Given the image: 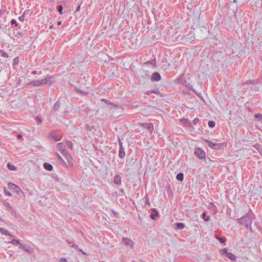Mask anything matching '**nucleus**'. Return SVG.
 Masks as SVG:
<instances>
[{"label":"nucleus","mask_w":262,"mask_h":262,"mask_svg":"<svg viewBox=\"0 0 262 262\" xmlns=\"http://www.w3.org/2000/svg\"><path fill=\"white\" fill-rule=\"evenodd\" d=\"M57 147L59 148V149L61 151L65 149V147L64 144L62 143H59L57 144Z\"/></svg>","instance_id":"obj_30"},{"label":"nucleus","mask_w":262,"mask_h":262,"mask_svg":"<svg viewBox=\"0 0 262 262\" xmlns=\"http://www.w3.org/2000/svg\"><path fill=\"white\" fill-rule=\"evenodd\" d=\"M78 251H79L81 252L82 253V254L86 255H88V254H87V253H86L85 252H84V251H83V250H82L81 249H80V248H78Z\"/></svg>","instance_id":"obj_47"},{"label":"nucleus","mask_w":262,"mask_h":262,"mask_svg":"<svg viewBox=\"0 0 262 262\" xmlns=\"http://www.w3.org/2000/svg\"><path fill=\"white\" fill-rule=\"evenodd\" d=\"M10 243L15 245H18L19 247V248H20V244H23L22 243H20L19 241L16 239H13L10 241Z\"/></svg>","instance_id":"obj_20"},{"label":"nucleus","mask_w":262,"mask_h":262,"mask_svg":"<svg viewBox=\"0 0 262 262\" xmlns=\"http://www.w3.org/2000/svg\"><path fill=\"white\" fill-rule=\"evenodd\" d=\"M221 253L223 255L226 254V256L232 260H235L236 258L235 255L232 253L228 252V250L227 248L223 249L221 250Z\"/></svg>","instance_id":"obj_4"},{"label":"nucleus","mask_w":262,"mask_h":262,"mask_svg":"<svg viewBox=\"0 0 262 262\" xmlns=\"http://www.w3.org/2000/svg\"><path fill=\"white\" fill-rule=\"evenodd\" d=\"M145 204L150 205L149 200L147 195L145 196Z\"/></svg>","instance_id":"obj_44"},{"label":"nucleus","mask_w":262,"mask_h":262,"mask_svg":"<svg viewBox=\"0 0 262 262\" xmlns=\"http://www.w3.org/2000/svg\"><path fill=\"white\" fill-rule=\"evenodd\" d=\"M63 7L61 5H59L58 6V11H59L60 14H62Z\"/></svg>","instance_id":"obj_38"},{"label":"nucleus","mask_w":262,"mask_h":262,"mask_svg":"<svg viewBox=\"0 0 262 262\" xmlns=\"http://www.w3.org/2000/svg\"><path fill=\"white\" fill-rule=\"evenodd\" d=\"M17 137L18 139H20L23 138V136L21 134H18L17 135Z\"/></svg>","instance_id":"obj_52"},{"label":"nucleus","mask_w":262,"mask_h":262,"mask_svg":"<svg viewBox=\"0 0 262 262\" xmlns=\"http://www.w3.org/2000/svg\"><path fill=\"white\" fill-rule=\"evenodd\" d=\"M122 242L126 246H129L131 248H133L134 242L131 239L127 237H123L122 238Z\"/></svg>","instance_id":"obj_8"},{"label":"nucleus","mask_w":262,"mask_h":262,"mask_svg":"<svg viewBox=\"0 0 262 262\" xmlns=\"http://www.w3.org/2000/svg\"><path fill=\"white\" fill-rule=\"evenodd\" d=\"M255 80H247L246 81H245L244 83V85L246 84H255Z\"/></svg>","instance_id":"obj_32"},{"label":"nucleus","mask_w":262,"mask_h":262,"mask_svg":"<svg viewBox=\"0 0 262 262\" xmlns=\"http://www.w3.org/2000/svg\"><path fill=\"white\" fill-rule=\"evenodd\" d=\"M112 212L113 213H114V214H116V212L114 210H112Z\"/></svg>","instance_id":"obj_59"},{"label":"nucleus","mask_w":262,"mask_h":262,"mask_svg":"<svg viewBox=\"0 0 262 262\" xmlns=\"http://www.w3.org/2000/svg\"><path fill=\"white\" fill-rule=\"evenodd\" d=\"M151 93H155L157 94H159L160 93V92L158 89L152 90V91H148L146 92V94L147 95H149Z\"/></svg>","instance_id":"obj_22"},{"label":"nucleus","mask_w":262,"mask_h":262,"mask_svg":"<svg viewBox=\"0 0 262 262\" xmlns=\"http://www.w3.org/2000/svg\"><path fill=\"white\" fill-rule=\"evenodd\" d=\"M53 138L55 139V140L56 141H58L61 139V137L60 136H58V137H53Z\"/></svg>","instance_id":"obj_48"},{"label":"nucleus","mask_w":262,"mask_h":262,"mask_svg":"<svg viewBox=\"0 0 262 262\" xmlns=\"http://www.w3.org/2000/svg\"><path fill=\"white\" fill-rule=\"evenodd\" d=\"M151 79L152 81H159L161 79V75L158 72L152 74Z\"/></svg>","instance_id":"obj_10"},{"label":"nucleus","mask_w":262,"mask_h":262,"mask_svg":"<svg viewBox=\"0 0 262 262\" xmlns=\"http://www.w3.org/2000/svg\"><path fill=\"white\" fill-rule=\"evenodd\" d=\"M58 159L59 160L60 162L62 163L63 165L66 166L67 167H68L67 164L64 162V161L63 160V159L59 155H57Z\"/></svg>","instance_id":"obj_29"},{"label":"nucleus","mask_w":262,"mask_h":262,"mask_svg":"<svg viewBox=\"0 0 262 262\" xmlns=\"http://www.w3.org/2000/svg\"><path fill=\"white\" fill-rule=\"evenodd\" d=\"M176 179L179 181H183L184 179V174L182 172H179L176 176Z\"/></svg>","instance_id":"obj_21"},{"label":"nucleus","mask_w":262,"mask_h":262,"mask_svg":"<svg viewBox=\"0 0 262 262\" xmlns=\"http://www.w3.org/2000/svg\"><path fill=\"white\" fill-rule=\"evenodd\" d=\"M176 229L178 230L183 229L185 227V224L183 223H177L176 224Z\"/></svg>","instance_id":"obj_19"},{"label":"nucleus","mask_w":262,"mask_h":262,"mask_svg":"<svg viewBox=\"0 0 262 262\" xmlns=\"http://www.w3.org/2000/svg\"><path fill=\"white\" fill-rule=\"evenodd\" d=\"M36 120L38 122H41V119L40 118L36 117Z\"/></svg>","instance_id":"obj_54"},{"label":"nucleus","mask_w":262,"mask_h":262,"mask_svg":"<svg viewBox=\"0 0 262 262\" xmlns=\"http://www.w3.org/2000/svg\"><path fill=\"white\" fill-rule=\"evenodd\" d=\"M217 239L221 243H224L225 242V239L223 238V237H217Z\"/></svg>","instance_id":"obj_43"},{"label":"nucleus","mask_w":262,"mask_h":262,"mask_svg":"<svg viewBox=\"0 0 262 262\" xmlns=\"http://www.w3.org/2000/svg\"><path fill=\"white\" fill-rule=\"evenodd\" d=\"M10 24L11 25H15V26H18V24L17 23L15 19H12L11 21H10Z\"/></svg>","instance_id":"obj_42"},{"label":"nucleus","mask_w":262,"mask_h":262,"mask_svg":"<svg viewBox=\"0 0 262 262\" xmlns=\"http://www.w3.org/2000/svg\"><path fill=\"white\" fill-rule=\"evenodd\" d=\"M45 79L47 84H49V85H51L53 83L54 78L52 76L48 77Z\"/></svg>","instance_id":"obj_18"},{"label":"nucleus","mask_w":262,"mask_h":262,"mask_svg":"<svg viewBox=\"0 0 262 262\" xmlns=\"http://www.w3.org/2000/svg\"><path fill=\"white\" fill-rule=\"evenodd\" d=\"M66 159L67 160L69 164H72V159L70 155H68L67 158H66Z\"/></svg>","instance_id":"obj_37"},{"label":"nucleus","mask_w":262,"mask_h":262,"mask_svg":"<svg viewBox=\"0 0 262 262\" xmlns=\"http://www.w3.org/2000/svg\"><path fill=\"white\" fill-rule=\"evenodd\" d=\"M80 6H78L77 8L76 11H78L80 10Z\"/></svg>","instance_id":"obj_57"},{"label":"nucleus","mask_w":262,"mask_h":262,"mask_svg":"<svg viewBox=\"0 0 262 262\" xmlns=\"http://www.w3.org/2000/svg\"><path fill=\"white\" fill-rule=\"evenodd\" d=\"M16 61H17V62H18V61L17 58H16L14 59V63H15L16 62Z\"/></svg>","instance_id":"obj_56"},{"label":"nucleus","mask_w":262,"mask_h":262,"mask_svg":"<svg viewBox=\"0 0 262 262\" xmlns=\"http://www.w3.org/2000/svg\"><path fill=\"white\" fill-rule=\"evenodd\" d=\"M208 125L210 127H214L215 126V123L213 121H209L208 122Z\"/></svg>","instance_id":"obj_31"},{"label":"nucleus","mask_w":262,"mask_h":262,"mask_svg":"<svg viewBox=\"0 0 262 262\" xmlns=\"http://www.w3.org/2000/svg\"><path fill=\"white\" fill-rule=\"evenodd\" d=\"M119 156L120 158H123L125 156V149L123 147L122 142L121 140L119 139Z\"/></svg>","instance_id":"obj_6"},{"label":"nucleus","mask_w":262,"mask_h":262,"mask_svg":"<svg viewBox=\"0 0 262 262\" xmlns=\"http://www.w3.org/2000/svg\"><path fill=\"white\" fill-rule=\"evenodd\" d=\"M205 142L207 144L208 146L214 149H220L221 147L222 144H219L214 143L211 141L208 140H205Z\"/></svg>","instance_id":"obj_5"},{"label":"nucleus","mask_w":262,"mask_h":262,"mask_svg":"<svg viewBox=\"0 0 262 262\" xmlns=\"http://www.w3.org/2000/svg\"><path fill=\"white\" fill-rule=\"evenodd\" d=\"M43 167L45 169L48 171H51L53 168V166L48 163H45L43 164Z\"/></svg>","instance_id":"obj_14"},{"label":"nucleus","mask_w":262,"mask_h":262,"mask_svg":"<svg viewBox=\"0 0 262 262\" xmlns=\"http://www.w3.org/2000/svg\"><path fill=\"white\" fill-rule=\"evenodd\" d=\"M66 144L69 147V148H71V149L72 148V147H73V144H72L71 141L67 140L66 141Z\"/></svg>","instance_id":"obj_35"},{"label":"nucleus","mask_w":262,"mask_h":262,"mask_svg":"<svg viewBox=\"0 0 262 262\" xmlns=\"http://www.w3.org/2000/svg\"><path fill=\"white\" fill-rule=\"evenodd\" d=\"M198 122H199V119H198V118H195L192 121L193 124L194 125H196L198 123Z\"/></svg>","instance_id":"obj_46"},{"label":"nucleus","mask_w":262,"mask_h":262,"mask_svg":"<svg viewBox=\"0 0 262 262\" xmlns=\"http://www.w3.org/2000/svg\"><path fill=\"white\" fill-rule=\"evenodd\" d=\"M237 2V0H233V3H236Z\"/></svg>","instance_id":"obj_60"},{"label":"nucleus","mask_w":262,"mask_h":262,"mask_svg":"<svg viewBox=\"0 0 262 262\" xmlns=\"http://www.w3.org/2000/svg\"><path fill=\"white\" fill-rule=\"evenodd\" d=\"M254 147L257 150L259 154L262 156V148L259 144H255Z\"/></svg>","instance_id":"obj_23"},{"label":"nucleus","mask_w":262,"mask_h":262,"mask_svg":"<svg viewBox=\"0 0 262 262\" xmlns=\"http://www.w3.org/2000/svg\"><path fill=\"white\" fill-rule=\"evenodd\" d=\"M4 205L5 206V207L9 210V211H11V210H13V209L11 206V205L8 203V202H6V203H4Z\"/></svg>","instance_id":"obj_28"},{"label":"nucleus","mask_w":262,"mask_h":262,"mask_svg":"<svg viewBox=\"0 0 262 262\" xmlns=\"http://www.w3.org/2000/svg\"><path fill=\"white\" fill-rule=\"evenodd\" d=\"M152 212L150 215V217L152 220H155L158 216V212L155 208L152 209Z\"/></svg>","instance_id":"obj_12"},{"label":"nucleus","mask_w":262,"mask_h":262,"mask_svg":"<svg viewBox=\"0 0 262 262\" xmlns=\"http://www.w3.org/2000/svg\"><path fill=\"white\" fill-rule=\"evenodd\" d=\"M142 126L147 128L150 133H152L154 129V125L152 123H141Z\"/></svg>","instance_id":"obj_9"},{"label":"nucleus","mask_w":262,"mask_h":262,"mask_svg":"<svg viewBox=\"0 0 262 262\" xmlns=\"http://www.w3.org/2000/svg\"><path fill=\"white\" fill-rule=\"evenodd\" d=\"M0 52H1L2 56H3L4 57H8V54H7L6 52H5L3 50H0Z\"/></svg>","instance_id":"obj_39"},{"label":"nucleus","mask_w":262,"mask_h":262,"mask_svg":"<svg viewBox=\"0 0 262 262\" xmlns=\"http://www.w3.org/2000/svg\"><path fill=\"white\" fill-rule=\"evenodd\" d=\"M4 193L6 195H7V196H12V194L9 191H8L6 188H4Z\"/></svg>","instance_id":"obj_34"},{"label":"nucleus","mask_w":262,"mask_h":262,"mask_svg":"<svg viewBox=\"0 0 262 262\" xmlns=\"http://www.w3.org/2000/svg\"><path fill=\"white\" fill-rule=\"evenodd\" d=\"M142 72L145 74L146 75H148V71H146L145 70H142Z\"/></svg>","instance_id":"obj_53"},{"label":"nucleus","mask_w":262,"mask_h":262,"mask_svg":"<svg viewBox=\"0 0 262 262\" xmlns=\"http://www.w3.org/2000/svg\"><path fill=\"white\" fill-rule=\"evenodd\" d=\"M0 232L3 235L11 236V234L7 229L2 227H0Z\"/></svg>","instance_id":"obj_17"},{"label":"nucleus","mask_w":262,"mask_h":262,"mask_svg":"<svg viewBox=\"0 0 262 262\" xmlns=\"http://www.w3.org/2000/svg\"><path fill=\"white\" fill-rule=\"evenodd\" d=\"M254 219V214L250 210L243 216L237 219V222L240 225L245 227L247 229H250L251 231H252L251 227V224L252 220Z\"/></svg>","instance_id":"obj_1"},{"label":"nucleus","mask_w":262,"mask_h":262,"mask_svg":"<svg viewBox=\"0 0 262 262\" xmlns=\"http://www.w3.org/2000/svg\"><path fill=\"white\" fill-rule=\"evenodd\" d=\"M102 101H104L106 103H108L111 105H113V104L112 102H111L109 100H108L107 99H102Z\"/></svg>","instance_id":"obj_45"},{"label":"nucleus","mask_w":262,"mask_h":262,"mask_svg":"<svg viewBox=\"0 0 262 262\" xmlns=\"http://www.w3.org/2000/svg\"><path fill=\"white\" fill-rule=\"evenodd\" d=\"M20 249H23L29 254H32L34 253V249L30 247L26 246L24 244H20Z\"/></svg>","instance_id":"obj_7"},{"label":"nucleus","mask_w":262,"mask_h":262,"mask_svg":"<svg viewBox=\"0 0 262 262\" xmlns=\"http://www.w3.org/2000/svg\"><path fill=\"white\" fill-rule=\"evenodd\" d=\"M59 262H68L67 259L65 258H61Z\"/></svg>","instance_id":"obj_50"},{"label":"nucleus","mask_w":262,"mask_h":262,"mask_svg":"<svg viewBox=\"0 0 262 262\" xmlns=\"http://www.w3.org/2000/svg\"><path fill=\"white\" fill-rule=\"evenodd\" d=\"M166 192L168 195V197L170 198V199L172 197V191L171 188V187L169 185L166 186Z\"/></svg>","instance_id":"obj_15"},{"label":"nucleus","mask_w":262,"mask_h":262,"mask_svg":"<svg viewBox=\"0 0 262 262\" xmlns=\"http://www.w3.org/2000/svg\"><path fill=\"white\" fill-rule=\"evenodd\" d=\"M114 183L117 185H120L121 184V178L119 174H116L114 177Z\"/></svg>","instance_id":"obj_11"},{"label":"nucleus","mask_w":262,"mask_h":262,"mask_svg":"<svg viewBox=\"0 0 262 262\" xmlns=\"http://www.w3.org/2000/svg\"><path fill=\"white\" fill-rule=\"evenodd\" d=\"M202 217L205 221H208L210 220V216H207L205 212H204L202 214Z\"/></svg>","instance_id":"obj_26"},{"label":"nucleus","mask_w":262,"mask_h":262,"mask_svg":"<svg viewBox=\"0 0 262 262\" xmlns=\"http://www.w3.org/2000/svg\"><path fill=\"white\" fill-rule=\"evenodd\" d=\"M72 247H73V248H75L76 249H77V250H78V248H78V246H77L76 244H75L74 243H73H73H72Z\"/></svg>","instance_id":"obj_49"},{"label":"nucleus","mask_w":262,"mask_h":262,"mask_svg":"<svg viewBox=\"0 0 262 262\" xmlns=\"http://www.w3.org/2000/svg\"><path fill=\"white\" fill-rule=\"evenodd\" d=\"M61 24V21H58L57 23V25L59 26Z\"/></svg>","instance_id":"obj_58"},{"label":"nucleus","mask_w":262,"mask_h":262,"mask_svg":"<svg viewBox=\"0 0 262 262\" xmlns=\"http://www.w3.org/2000/svg\"><path fill=\"white\" fill-rule=\"evenodd\" d=\"M50 1H52V2H54V0H50Z\"/></svg>","instance_id":"obj_62"},{"label":"nucleus","mask_w":262,"mask_h":262,"mask_svg":"<svg viewBox=\"0 0 262 262\" xmlns=\"http://www.w3.org/2000/svg\"><path fill=\"white\" fill-rule=\"evenodd\" d=\"M1 220V218L0 217V220Z\"/></svg>","instance_id":"obj_63"},{"label":"nucleus","mask_w":262,"mask_h":262,"mask_svg":"<svg viewBox=\"0 0 262 262\" xmlns=\"http://www.w3.org/2000/svg\"><path fill=\"white\" fill-rule=\"evenodd\" d=\"M26 12H25L23 14H22L21 16H20L19 17H18V19L21 21H24V19H25V13Z\"/></svg>","instance_id":"obj_41"},{"label":"nucleus","mask_w":262,"mask_h":262,"mask_svg":"<svg viewBox=\"0 0 262 262\" xmlns=\"http://www.w3.org/2000/svg\"><path fill=\"white\" fill-rule=\"evenodd\" d=\"M66 242L69 244L73 243V241L71 239H68Z\"/></svg>","instance_id":"obj_51"},{"label":"nucleus","mask_w":262,"mask_h":262,"mask_svg":"<svg viewBox=\"0 0 262 262\" xmlns=\"http://www.w3.org/2000/svg\"><path fill=\"white\" fill-rule=\"evenodd\" d=\"M8 187L9 189L13 190L19 195H21L24 194V192L21 189L14 183L10 182L8 183Z\"/></svg>","instance_id":"obj_2"},{"label":"nucleus","mask_w":262,"mask_h":262,"mask_svg":"<svg viewBox=\"0 0 262 262\" xmlns=\"http://www.w3.org/2000/svg\"><path fill=\"white\" fill-rule=\"evenodd\" d=\"M53 27V25H51V26L50 27V28H52Z\"/></svg>","instance_id":"obj_61"},{"label":"nucleus","mask_w":262,"mask_h":262,"mask_svg":"<svg viewBox=\"0 0 262 262\" xmlns=\"http://www.w3.org/2000/svg\"><path fill=\"white\" fill-rule=\"evenodd\" d=\"M254 117L256 119H257L259 121L262 120V115L260 114H256L254 115Z\"/></svg>","instance_id":"obj_33"},{"label":"nucleus","mask_w":262,"mask_h":262,"mask_svg":"<svg viewBox=\"0 0 262 262\" xmlns=\"http://www.w3.org/2000/svg\"><path fill=\"white\" fill-rule=\"evenodd\" d=\"M61 151L62 154L63 155L66 157V158H67L68 155H70V154H69V152L66 149L61 150Z\"/></svg>","instance_id":"obj_36"},{"label":"nucleus","mask_w":262,"mask_h":262,"mask_svg":"<svg viewBox=\"0 0 262 262\" xmlns=\"http://www.w3.org/2000/svg\"><path fill=\"white\" fill-rule=\"evenodd\" d=\"M60 106V104L59 103V101H58L54 104V105L53 106V108H54V111H57L59 110Z\"/></svg>","instance_id":"obj_24"},{"label":"nucleus","mask_w":262,"mask_h":262,"mask_svg":"<svg viewBox=\"0 0 262 262\" xmlns=\"http://www.w3.org/2000/svg\"><path fill=\"white\" fill-rule=\"evenodd\" d=\"M144 65H151V66H152L153 67H155L156 64V59L154 58L152 60H148L146 62H145L144 63H143Z\"/></svg>","instance_id":"obj_13"},{"label":"nucleus","mask_w":262,"mask_h":262,"mask_svg":"<svg viewBox=\"0 0 262 262\" xmlns=\"http://www.w3.org/2000/svg\"><path fill=\"white\" fill-rule=\"evenodd\" d=\"M7 167L9 168V169H10L11 170H16V168H17L16 166L11 164L10 163H8L7 164Z\"/></svg>","instance_id":"obj_27"},{"label":"nucleus","mask_w":262,"mask_h":262,"mask_svg":"<svg viewBox=\"0 0 262 262\" xmlns=\"http://www.w3.org/2000/svg\"><path fill=\"white\" fill-rule=\"evenodd\" d=\"M37 71H33L32 72V74H33V75H35V74H37Z\"/></svg>","instance_id":"obj_55"},{"label":"nucleus","mask_w":262,"mask_h":262,"mask_svg":"<svg viewBox=\"0 0 262 262\" xmlns=\"http://www.w3.org/2000/svg\"><path fill=\"white\" fill-rule=\"evenodd\" d=\"M75 89L76 92H79V93H80V94H82L83 95H87L88 94V92H86V91H82V90H80L79 88H78L77 87H75Z\"/></svg>","instance_id":"obj_25"},{"label":"nucleus","mask_w":262,"mask_h":262,"mask_svg":"<svg viewBox=\"0 0 262 262\" xmlns=\"http://www.w3.org/2000/svg\"><path fill=\"white\" fill-rule=\"evenodd\" d=\"M194 155L200 159H204L205 158V152L203 149L201 148H196L194 151Z\"/></svg>","instance_id":"obj_3"},{"label":"nucleus","mask_w":262,"mask_h":262,"mask_svg":"<svg viewBox=\"0 0 262 262\" xmlns=\"http://www.w3.org/2000/svg\"><path fill=\"white\" fill-rule=\"evenodd\" d=\"M39 80V82H40V86H43V85H44L45 84H47L46 82V81H45V79H42Z\"/></svg>","instance_id":"obj_40"},{"label":"nucleus","mask_w":262,"mask_h":262,"mask_svg":"<svg viewBox=\"0 0 262 262\" xmlns=\"http://www.w3.org/2000/svg\"><path fill=\"white\" fill-rule=\"evenodd\" d=\"M29 85L34 86H40L39 80L32 81L29 83Z\"/></svg>","instance_id":"obj_16"}]
</instances>
